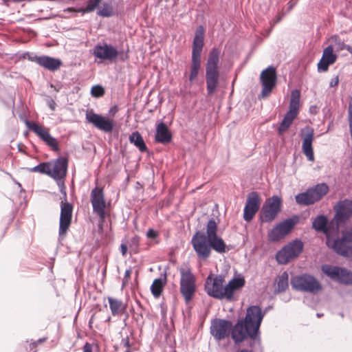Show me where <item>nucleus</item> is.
<instances>
[{
	"label": "nucleus",
	"instance_id": "nucleus-30",
	"mask_svg": "<svg viewBox=\"0 0 352 352\" xmlns=\"http://www.w3.org/2000/svg\"><path fill=\"white\" fill-rule=\"evenodd\" d=\"M129 142L133 144L141 152L147 151V147L144 143L142 136L138 131L133 132L129 138Z\"/></svg>",
	"mask_w": 352,
	"mask_h": 352
},
{
	"label": "nucleus",
	"instance_id": "nucleus-14",
	"mask_svg": "<svg viewBox=\"0 0 352 352\" xmlns=\"http://www.w3.org/2000/svg\"><path fill=\"white\" fill-rule=\"evenodd\" d=\"M282 200L278 196L268 199L263 206L261 212V219L263 222H271L281 210Z\"/></svg>",
	"mask_w": 352,
	"mask_h": 352
},
{
	"label": "nucleus",
	"instance_id": "nucleus-46",
	"mask_svg": "<svg viewBox=\"0 0 352 352\" xmlns=\"http://www.w3.org/2000/svg\"><path fill=\"white\" fill-rule=\"evenodd\" d=\"M340 50H346L348 52L352 54V47L350 45H346L344 47H340Z\"/></svg>",
	"mask_w": 352,
	"mask_h": 352
},
{
	"label": "nucleus",
	"instance_id": "nucleus-25",
	"mask_svg": "<svg viewBox=\"0 0 352 352\" xmlns=\"http://www.w3.org/2000/svg\"><path fill=\"white\" fill-rule=\"evenodd\" d=\"M337 60V55L333 53V48L329 45L322 52V57L318 63L317 69L318 72H327L329 65H333Z\"/></svg>",
	"mask_w": 352,
	"mask_h": 352
},
{
	"label": "nucleus",
	"instance_id": "nucleus-22",
	"mask_svg": "<svg viewBox=\"0 0 352 352\" xmlns=\"http://www.w3.org/2000/svg\"><path fill=\"white\" fill-rule=\"evenodd\" d=\"M261 205V199L257 192H252L248 194L246 204L243 210V219L250 221L258 212Z\"/></svg>",
	"mask_w": 352,
	"mask_h": 352
},
{
	"label": "nucleus",
	"instance_id": "nucleus-24",
	"mask_svg": "<svg viewBox=\"0 0 352 352\" xmlns=\"http://www.w3.org/2000/svg\"><path fill=\"white\" fill-rule=\"evenodd\" d=\"M118 54L117 49L107 43L96 45L93 49V55L101 60H112L118 56Z\"/></svg>",
	"mask_w": 352,
	"mask_h": 352
},
{
	"label": "nucleus",
	"instance_id": "nucleus-35",
	"mask_svg": "<svg viewBox=\"0 0 352 352\" xmlns=\"http://www.w3.org/2000/svg\"><path fill=\"white\" fill-rule=\"evenodd\" d=\"M102 0H89L87 3V6L84 9H81L80 11L83 13L91 12L98 7Z\"/></svg>",
	"mask_w": 352,
	"mask_h": 352
},
{
	"label": "nucleus",
	"instance_id": "nucleus-55",
	"mask_svg": "<svg viewBox=\"0 0 352 352\" xmlns=\"http://www.w3.org/2000/svg\"><path fill=\"white\" fill-rule=\"evenodd\" d=\"M116 107H115L114 108L111 109L110 111L111 112L113 111V109L116 110Z\"/></svg>",
	"mask_w": 352,
	"mask_h": 352
},
{
	"label": "nucleus",
	"instance_id": "nucleus-7",
	"mask_svg": "<svg viewBox=\"0 0 352 352\" xmlns=\"http://www.w3.org/2000/svg\"><path fill=\"white\" fill-rule=\"evenodd\" d=\"M180 292L186 303H188L196 292V278L188 267H180Z\"/></svg>",
	"mask_w": 352,
	"mask_h": 352
},
{
	"label": "nucleus",
	"instance_id": "nucleus-16",
	"mask_svg": "<svg viewBox=\"0 0 352 352\" xmlns=\"http://www.w3.org/2000/svg\"><path fill=\"white\" fill-rule=\"evenodd\" d=\"M27 127L33 131L41 140H42L53 151H59L58 144L56 138L52 137L49 129L44 126H40L37 123L29 120L25 121Z\"/></svg>",
	"mask_w": 352,
	"mask_h": 352
},
{
	"label": "nucleus",
	"instance_id": "nucleus-3",
	"mask_svg": "<svg viewBox=\"0 0 352 352\" xmlns=\"http://www.w3.org/2000/svg\"><path fill=\"white\" fill-rule=\"evenodd\" d=\"M220 50L212 48L208 55L206 65V80L207 91L209 95L213 94L219 85V64Z\"/></svg>",
	"mask_w": 352,
	"mask_h": 352
},
{
	"label": "nucleus",
	"instance_id": "nucleus-37",
	"mask_svg": "<svg viewBox=\"0 0 352 352\" xmlns=\"http://www.w3.org/2000/svg\"><path fill=\"white\" fill-rule=\"evenodd\" d=\"M91 94L96 98L101 97L104 94V89L100 85L93 86L91 90Z\"/></svg>",
	"mask_w": 352,
	"mask_h": 352
},
{
	"label": "nucleus",
	"instance_id": "nucleus-28",
	"mask_svg": "<svg viewBox=\"0 0 352 352\" xmlns=\"http://www.w3.org/2000/svg\"><path fill=\"white\" fill-rule=\"evenodd\" d=\"M155 141L162 144H167L171 141L172 135L164 122H160L156 127Z\"/></svg>",
	"mask_w": 352,
	"mask_h": 352
},
{
	"label": "nucleus",
	"instance_id": "nucleus-48",
	"mask_svg": "<svg viewBox=\"0 0 352 352\" xmlns=\"http://www.w3.org/2000/svg\"><path fill=\"white\" fill-rule=\"evenodd\" d=\"M46 340H47V338H40V339H38V340H36V343H37V344H40V343H43V342H44Z\"/></svg>",
	"mask_w": 352,
	"mask_h": 352
},
{
	"label": "nucleus",
	"instance_id": "nucleus-1",
	"mask_svg": "<svg viewBox=\"0 0 352 352\" xmlns=\"http://www.w3.org/2000/svg\"><path fill=\"white\" fill-rule=\"evenodd\" d=\"M264 314L258 306H251L248 308L245 318L239 320L234 325L230 320L214 318L211 321L210 334L217 341L224 340L231 335L235 344L248 338L254 343L259 342L258 335Z\"/></svg>",
	"mask_w": 352,
	"mask_h": 352
},
{
	"label": "nucleus",
	"instance_id": "nucleus-15",
	"mask_svg": "<svg viewBox=\"0 0 352 352\" xmlns=\"http://www.w3.org/2000/svg\"><path fill=\"white\" fill-rule=\"evenodd\" d=\"M335 215L331 225L338 223L344 224L352 217V200L345 199L338 201L333 207Z\"/></svg>",
	"mask_w": 352,
	"mask_h": 352
},
{
	"label": "nucleus",
	"instance_id": "nucleus-11",
	"mask_svg": "<svg viewBox=\"0 0 352 352\" xmlns=\"http://www.w3.org/2000/svg\"><path fill=\"white\" fill-rule=\"evenodd\" d=\"M303 248V243L300 239H295L277 252L276 259L279 264L285 265L296 258L302 252Z\"/></svg>",
	"mask_w": 352,
	"mask_h": 352
},
{
	"label": "nucleus",
	"instance_id": "nucleus-17",
	"mask_svg": "<svg viewBox=\"0 0 352 352\" xmlns=\"http://www.w3.org/2000/svg\"><path fill=\"white\" fill-rule=\"evenodd\" d=\"M333 219L329 221L327 217L324 214H319L312 221V228L317 232H320L326 236L327 240L330 239L333 234L339 230L338 223L331 225Z\"/></svg>",
	"mask_w": 352,
	"mask_h": 352
},
{
	"label": "nucleus",
	"instance_id": "nucleus-34",
	"mask_svg": "<svg viewBox=\"0 0 352 352\" xmlns=\"http://www.w3.org/2000/svg\"><path fill=\"white\" fill-rule=\"evenodd\" d=\"M31 172L40 173L42 174H46L50 177L51 175V164L49 162L40 163L38 165L32 168Z\"/></svg>",
	"mask_w": 352,
	"mask_h": 352
},
{
	"label": "nucleus",
	"instance_id": "nucleus-50",
	"mask_svg": "<svg viewBox=\"0 0 352 352\" xmlns=\"http://www.w3.org/2000/svg\"><path fill=\"white\" fill-rule=\"evenodd\" d=\"M36 346H37V343H36V341L32 342L30 344V348H31V349H33V348L36 347Z\"/></svg>",
	"mask_w": 352,
	"mask_h": 352
},
{
	"label": "nucleus",
	"instance_id": "nucleus-23",
	"mask_svg": "<svg viewBox=\"0 0 352 352\" xmlns=\"http://www.w3.org/2000/svg\"><path fill=\"white\" fill-rule=\"evenodd\" d=\"M300 135L302 138V150L307 160L310 162L314 161V155L312 142L314 139V131L309 126L301 129Z\"/></svg>",
	"mask_w": 352,
	"mask_h": 352
},
{
	"label": "nucleus",
	"instance_id": "nucleus-10",
	"mask_svg": "<svg viewBox=\"0 0 352 352\" xmlns=\"http://www.w3.org/2000/svg\"><path fill=\"white\" fill-rule=\"evenodd\" d=\"M225 279L222 275L213 276L210 274L205 281V292L214 298L228 300V294L224 286Z\"/></svg>",
	"mask_w": 352,
	"mask_h": 352
},
{
	"label": "nucleus",
	"instance_id": "nucleus-44",
	"mask_svg": "<svg viewBox=\"0 0 352 352\" xmlns=\"http://www.w3.org/2000/svg\"><path fill=\"white\" fill-rule=\"evenodd\" d=\"M296 3H297V1H294V0L290 1L288 3V12H289L290 10H292L293 9V8L295 6Z\"/></svg>",
	"mask_w": 352,
	"mask_h": 352
},
{
	"label": "nucleus",
	"instance_id": "nucleus-4",
	"mask_svg": "<svg viewBox=\"0 0 352 352\" xmlns=\"http://www.w3.org/2000/svg\"><path fill=\"white\" fill-rule=\"evenodd\" d=\"M205 30L202 25L197 27L192 42V58L189 80L192 82L197 76L201 67V55L204 45Z\"/></svg>",
	"mask_w": 352,
	"mask_h": 352
},
{
	"label": "nucleus",
	"instance_id": "nucleus-20",
	"mask_svg": "<svg viewBox=\"0 0 352 352\" xmlns=\"http://www.w3.org/2000/svg\"><path fill=\"white\" fill-rule=\"evenodd\" d=\"M90 201L93 212L101 219H104L105 217L106 201L102 188L96 187L92 189L90 195Z\"/></svg>",
	"mask_w": 352,
	"mask_h": 352
},
{
	"label": "nucleus",
	"instance_id": "nucleus-41",
	"mask_svg": "<svg viewBox=\"0 0 352 352\" xmlns=\"http://www.w3.org/2000/svg\"><path fill=\"white\" fill-rule=\"evenodd\" d=\"M338 82H339V77H338V76H336L331 80V81L329 82V86L331 87H336L338 85Z\"/></svg>",
	"mask_w": 352,
	"mask_h": 352
},
{
	"label": "nucleus",
	"instance_id": "nucleus-6",
	"mask_svg": "<svg viewBox=\"0 0 352 352\" xmlns=\"http://www.w3.org/2000/svg\"><path fill=\"white\" fill-rule=\"evenodd\" d=\"M300 92L298 89H294L291 92L289 111L285 113L283 120L278 129L279 135L283 134L292 125L296 118L300 107Z\"/></svg>",
	"mask_w": 352,
	"mask_h": 352
},
{
	"label": "nucleus",
	"instance_id": "nucleus-31",
	"mask_svg": "<svg viewBox=\"0 0 352 352\" xmlns=\"http://www.w3.org/2000/svg\"><path fill=\"white\" fill-rule=\"evenodd\" d=\"M289 274L285 271L282 272L276 278V287L275 292L280 293L285 292L288 287Z\"/></svg>",
	"mask_w": 352,
	"mask_h": 352
},
{
	"label": "nucleus",
	"instance_id": "nucleus-39",
	"mask_svg": "<svg viewBox=\"0 0 352 352\" xmlns=\"http://www.w3.org/2000/svg\"><path fill=\"white\" fill-rule=\"evenodd\" d=\"M58 185L60 188V191L63 195L64 200H66L67 199V192L65 190V186L64 185V183H63V182H60V180H58Z\"/></svg>",
	"mask_w": 352,
	"mask_h": 352
},
{
	"label": "nucleus",
	"instance_id": "nucleus-8",
	"mask_svg": "<svg viewBox=\"0 0 352 352\" xmlns=\"http://www.w3.org/2000/svg\"><path fill=\"white\" fill-rule=\"evenodd\" d=\"M291 285L293 289L309 292L311 294H316L322 290V285L320 282L312 275L303 274L295 276L291 279Z\"/></svg>",
	"mask_w": 352,
	"mask_h": 352
},
{
	"label": "nucleus",
	"instance_id": "nucleus-12",
	"mask_svg": "<svg viewBox=\"0 0 352 352\" xmlns=\"http://www.w3.org/2000/svg\"><path fill=\"white\" fill-rule=\"evenodd\" d=\"M322 272L332 280L342 285H352V272L344 267L325 264L321 267Z\"/></svg>",
	"mask_w": 352,
	"mask_h": 352
},
{
	"label": "nucleus",
	"instance_id": "nucleus-45",
	"mask_svg": "<svg viewBox=\"0 0 352 352\" xmlns=\"http://www.w3.org/2000/svg\"><path fill=\"white\" fill-rule=\"evenodd\" d=\"M333 38L335 39V41L336 42V44L338 45V47L339 50L340 47L345 46L344 43L342 42L340 40H338L337 36H335Z\"/></svg>",
	"mask_w": 352,
	"mask_h": 352
},
{
	"label": "nucleus",
	"instance_id": "nucleus-33",
	"mask_svg": "<svg viewBox=\"0 0 352 352\" xmlns=\"http://www.w3.org/2000/svg\"><path fill=\"white\" fill-rule=\"evenodd\" d=\"M164 287V282L162 278H156L153 282L151 286V290L153 294V295L155 298H158L162 292Z\"/></svg>",
	"mask_w": 352,
	"mask_h": 352
},
{
	"label": "nucleus",
	"instance_id": "nucleus-32",
	"mask_svg": "<svg viewBox=\"0 0 352 352\" xmlns=\"http://www.w3.org/2000/svg\"><path fill=\"white\" fill-rule=\"evenodd\" d=\"M108 301L113 316L118 315L125 309V307L123 305L122 302L118 299L109 297Z\"/></svg>",
	"mask_w": 352,
	"mask_h": 352
},
{
	"label": "nucleus",
	"instance_id": "nucleus-47",
	"mask_svg": "<svg viewBox=\"0 0 352 352\" xmlns=\"http://www.w3.org/2000/svg\"><path fill=\"white\" fill-rule=\"evenodd\" d=\"M122 344H123V346L126 348V349H128L129 348V339L126 338L125 340H122Z\"/></svg>",
	"mask_w": 352,
	"mask_h": 352
},
{
	"label": "nucleus",
	"instance_id": "nucleus-2",
	"mask_svg": "<svg viewBox=\"0 0 352 352\" xmlns=\"http://www.w3.org/2000/svg\"><path fill=\"white\" fill-rule=\"evenodd\" d=\"M217 224L214 219H210L206 225V233L198 231L192 236L191 243L197 256L206 260L213 249L218 253L226 252V245L223 240L217 236Z\"/></svg>",
	"mask_w": 352,
	"mask_h": 352
},
{
	"label": "nucleus",
	"instance_id": "nucleus-56",
	"mask_svg": "<svg viewBox=\"0 0 352 352\" xmlns=\"http://www.w3.org/2000/svg\"><path fill=\"white\" fill-rule=\"evenodd\" d=\"M34 352H36V351H34Z\"/></svg>",
	"mask_w": 352,
	"mask_h": 352
},
{
	"label": "nucleus",
	"instance_id": "nucleus-9",
	"mask_svg": "<svg viewBox=\"0 0 352 352\" xmlns=\"http://www.w3.org/2000/svg\"><path fill=\"white\" fill-rule=\"evenodd\" d=\"M329 191L328 186L324 183L318 184L305 192L296 195L295 199L298 204L309 206L320 200Z\"/></svg>",
	"mask_w": 352,
	"mask_h": 352
},
{
	"label": "nucleus",
	"instance_id": "nucleus-26",
	"mask_svg": "<svg viewBox=\"0 0 352 352\" xmlns=\"http://www.w3.org/2000/svg\"><path fill=\"white\" fill-rule=\"evenodd\" d=\"M30 59L45 69L52 72L57 70L62 65L60 59L48 56H35L33 58H30Z\"/></svg>",
	"mask_w": 352,
	"mask_h": 352
},
{
	"label": "nucleus",
	"instance_id": "nucleus-18",
	"mask_svg": "<svg viewBox=\"0 0 352 352\" xmlns=\"http://www.w3.org/2000/svg\"><path fill=\"white\" fill-rule=\"evenodd\" d=\"M85 118L89 123L102 131L111 133L113 129L114 122L113 120L94 113L93 109L87 111Z\"/></svg>",
	"mask_w": 352,
	"mask_h": 352
},
{
	"label": "nucleus",
	"instance_id": "nucleus-43",
	"mask_svg": "<svg viewBox=\"0 0 352 352\" xmlns=\"http://www.w3.org/2000/svg\"><path fill=\"white\" fill-rule=\"evenodd\" d=\"M120 252L122 256H125L127 252V246L126 244L122 243L120 245Z\"/></svg>",
	"mask_w": 352,
	"mask_h": 352
},
{
	"label": "nucleus",
	"instance_id": "nucleus-54",
	"mask_svg": "<svg viewBox=\"0 0 352 352\" xmlns=\"http://www.w3.org/2000/svg\"><path fill=\"white\" fill-rule=\"evenodd\" d=\"M124 352H130V351H129V348L126 349V350H125V351H124Z\"/></svg>",
	"mask_w": 352,
	"mask_h": 352
},
{
	"label": "nucleus",
	"instance_id": "nucleus-5",
	"mask_svg": "<svg viewBox=\"0 0 352 352\" xmlns=\"http://www.w3.org/2000/svg\"><path fill=\"white\" fill-rule=\"evenodd\" d=\"M326 243L338 254L345 257L352 256V229L343 230L340 238L335 239L331 236Z\"/></svg>",
	"mask_w": 352,
	"mask_h": 352
},
{
	"label": "nucleus",
	"instance_id": "nucleus-38",
	"mask_svg": "<svg viewBox=\"0 0 352 352\" xmlns=\"http://www.w3.org/2000/svg\"><path fill=\"white\" fill-rule=\"evenodd\" d=\"M158 233L153 229H149L146 232V236L151 239H155L158 236Z\"/></svg>",
	"mask_w": 352,
	"mask_h": 352
},
{
	"label": "nucleus",
	"instance_id": "nucleus-21",
	"mask_svg": "<svg viewBox=\"0 0 352 352\" xmlns=\"http://www.w3.org/2000/svg\"><path fill=\"white\" fill-rule=\"evenodd\" d=\"M295 225L292 219H288L274 226L268 233L270 241L276 242L285 238L290 232Z\"/></svg>",
	"mask_w": 352,
	"mask_h": 352
},
{
	"label": "nucleus",
	"instance_id": "nucleus-36",
	"mask_svg": "<svg viewBox=\"0 0 352 352\" xmlns=\"http://www.w3.org/2000/svg\"><path fill=\"white\" fill-rule=\"evenodd\" d=\"M98 14L102 16L108 17L112 14V8L108 3H104L102 8L98 10Z\"/></svg>",
	"mask_w": 352,
	"mask_h": 352
},
{
	"label": "nucleus",
	"instance_id": "nucleus-51",
	"mask_svg": "<svg viewBox=\"0 0 352 352\" xmlns=\"http://www.w3.org/2000/svg\"><path fill=\"white\" fill-rule=\"evenodd\" d=\"M282 20V16H278L276 20H275V23H278L280 22V21Z\"/></svg>",
	"mask_w": 352,
	"mask_h": 352
},
{
	"label": "nucleus",
	"instance_id": "nucleus-29",
	"mask_svg": "<svg viewBox=\"0 0 352 352\" xmlns=\"http://www.w3.org/2000/svg\"><path fill=\"white\" fill-rule=\"evenodd\" d=\"M245 285V279L242 277L235 278L229 281L226 285V290L228 294V301L233 300L234 291L243 287Z\"/></svg>",
	"mask_w": 352,
	"mask_h": 352
},
{
	"label": "nucleus",
	"instance_id": "nucleus-52",
	"mask_svg": "<svg viewBox=\"0 0 352 352\" xmlns=\"http://www.w3.org/2000/svg\"><path fill=\"white\" fill-rule=\"evenodd\" d=\"M239 352H253L252 350L249 349H241Z\"/></svg>",
	"mask_w": 352,
	"mask_h": 352
},
{
	"label": "nucleus",
	"instance_id": "nucleus-53",
	"mask_svg": "<svg viewBox=\"0 0 352 352\" xmlns=\"http://www.w3.org/2000/svg\"><path fill=\"white\" fill-rule=\"evenodd\" d=\"M322 316V314H317V316H318V318L321 317Z\"/></svg>",
	"mask_w": 352,
	"mask_h": 352
},
{
	"label": "nucleus",
	"instance_id": "nucleus-13",
	"mask_svg": "<svg viewBox=\"0 0 352 352\" xmlns=\"http://www.w3.org/2000/svg\"><path fill=\"white\" fill-rule=\"evenodd\" d=\"M277 81V74L274 66H269L263 70L260 75V82L262 85L261 93L263 98L269 96L276 87Z\"/></svg>",
	"mask_w": 352,
	"mask_h": 352
},
{
	"label": "nucleus",
	"instance_id": "nucleus-19",
	"mask_svg": "<svg viewBox=\"0 0 352 352\" xmlns=\"http://www.w3.org/2000/svg\"><path fill=\"white\" fill-rule=\"evenodd\" d=\"M73 207L69 203H60V214L59 221L58 236L59 239L63 240L72 223Z\"/></svg>",
	"mask_w": 352,
	"mask_h": 352
},
{
	"label": "nucleus",
	"instance_id": "nucleus-49",
	"mask_svg": "<svg viewBox=\"0 0 352 352\" xmlns=\"http://www.w3.org/2000/svg\"><path fill=\"white\" fill-rule=\"evenodd\" d=\"M55 105H56V104H55V102H54V101H52V102L50 103V104H49L50 107L52 110H54V109H55Z\"/></svg>",
	"mask_w": 352,
	"mask_h": 352
},
{
	"label": "nucleus",
	"instance_id": "nucleus-27",
	"mask_svg": "<svg viewBox=\"0 0 352 352\" xmlns=\"http://www.w3.org/2000/svg\"><path fill=\"white\" fill-rule=\"evenodd\" d=\"M68 161L65 157L58 158L54 164L53 168L51 167L50 177L55 180H61L65 177L67 170Z\"/></svg>",
	"mask_w": 352,
	"mask_h": 352
},
{
	"label": "nucleus",
	"instance_id": "nucleus-40",
	"mask_svg": "<svg viewBox=\"0 0 352 352\" xmlns=\"http://www.w3.org/2000/svg\"><path fill=\"white\" fill-rule=\"evenodd\" d=\"M131 273H132V270L131 268L127 269L125 271L124 276L123 278V281H122L123 285H126L128 283L129 280L130 279Z\"/></svg>",
	"mask_w": 352,
	"mask_h": 352
},
{
	"label": "nucleus",
	"instance_id": "nucleus-42",
	"mask_svg": "<svg viewBox=\"0 0 352 352\" xmlns=\"http://www.w3.org/2000/svg\"><path fill=\"white\" fill-rule=\"evenodd\" d=\"M82 352H92V345L86 342L82 347Z\"/></svg>",
	"mask_w": 352,
	"mask_h": 352
}]
</instances>
